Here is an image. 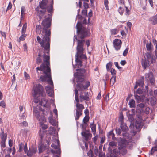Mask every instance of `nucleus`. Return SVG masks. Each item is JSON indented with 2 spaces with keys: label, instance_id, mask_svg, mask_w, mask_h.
I'll use <instances>...</instances> for the list:
<instances>
[{
  "label": "nucleus",
  "instance_id": "obj_1",
  "mask_svg": "<svg viewBox=\"0 0 157 157\" xmlns=\"http://www.w3.org/2000/svg\"><path fill=\"white\" fill-rule=\"evenodd\" d=\"M53 0H52L50 4L48 5V0H42L40 3V7L42 9L41 10H37L38 8L37 7L36 10L38 11V14L40 20L42 17L44 15L46 10L48 13L45 15V19L43 20L42 22V25L43 26L42 32L44 33V35L42 40L41 38L39 36H37V40L40 44L41 46L44 48L43 57L44 58V63L42 64H44V65H50V56L49 52L50 50V36L51 35L50 27L52 21V15L53 12Z\"/></svg>",
  "mask_w": 157,
  "mask_h": 157
},
{
  "label": "nucleus",
  "instance_id": "obj_2",
  "mask_svg": "<svg viewBox=\"0 0 157 157\" xmlns=\"http://www.w3.org/2000/svg\"><path fill=\"white\" fill-rule=\"evenodd\" d=\"M76 28L77 29V33L78 37L81 39V40H78L77 39V36H75V39L78 42L76 55L79 56L81 59L86 60L87 58L86 55L84 54L85 49L83 48L85 40L83 39L90 36V33L88 29L82 26L81 22H78L77 23Z\"/></svg>",
  "mask_w": 157,
  "mask_h": 157
},
{
  "label": "nucleus",
  "instance_id": "obj_3",
  "mask_svg": "<svg viewBox=\"0 0 157 157\" xmlns=\"http://www.w3.org/2000/svg\"><path fill=\"white\" fill-rule=\"evenodd\" d=\"M44 64H42L40 67H38L36 68L37 72L39 73L38 71H40L43 72V73L45 74L44 76H41L40 77V79L42 81H46L47 78L49 79L47 81L48 84L50 86H48L45 89L47 93L49 96L52 97L54 93V85L52 80V79L51 69L50 67V65H44Z\"/></svg>",
  "mask_w": 157,
  "mask_h": 157
},
{
  "label": "nucleus",
  "instance_id": "obj_4",
  "mask_svg": "<svg viewBox=\"0 0 157 157\" xmlns=\"http://www.w3.org/2000/svg\"><path fill=\"white\" fill-rule=\"evenodd\" d=\"M33 91V95L34 97L33 101L35 103H38L40 101L39 97H44L46 96L44 89L42 85L40 84H37L34 86ZM48 102V100L43 98L41 100L40 104L41 105L46 107Z\"/></svg>",
  "mask_w": 157,
  "mask_h": 157
},
{
  "label": "nucleus",
  "instance_id": "obj_5",
  "mask_svg": "<svg viewBox=\"0 0 157 157\" xmlns=\"http://www.w3.org/2000/svg\"><path fill=\"white\" fill-rule=\"evenodd\" d=\"M90 85L89 81L87 82H83L82 83H78L76 85V88L75 89V94L77 90L78 94V98L79 101L81 102H82L84 101H88L89 100V97L88 93L84 90L88 88Z\"/></svg>",
  "mask_w": 157,
  "mask_h": 157
},
{
  "label": "nucleus",
  "instance_id": "obj_6",
  "mask_svg": "<svg viewBox=\"0 0 157 157\" xmlns=\"http://www.w3.org/2000/svg\"><path fill=\"white\" fill-rule=\"evenodd\" d=\"M75 100L77 102L76 105V116L75 119L76 120L79 119V118L82 114L83 109L84 108V105L83 104L79 103V101L78 98V91L76 90V94L75 95Z\"/></svg>",
  "mask_w": 157,
  "mask_h": 157
},
{
  "label": "nucleus",
  "instance_id": "obj_7",
  "mask_svg": "<svg viewBox=\"0 0 157 157\" xmlns=\"http://www.w3.org/2000/svg\"><path fill=\"white\" fill-rule=\"evenodd\" d=\"M77 72L74 73V75L76 78V82L78 83L87 82L88 81H85L84 77L86 72V70L84 69H76Z\"/></svg>",
  "mask_w": 157,
  "mask_h": 157
},
{
  "label": "nucleus",
  "instance_id": "obj_8",
  "mask_svg": "<svg viewBox=\"0 0 157 157\" xmlns=\"http://www.w3.org/2000/svg\"><path fill=\"white\" fill-rule=\"evenodd\" d=\"M113 43V47L116 50L118 51L120 49L122 44V42L120 40L117 39H115Z\"/></svg>",
  "mask_w": 157,
  "mask_h": 157
},
{
  "label": "nucleus",
  "instance_id": "obj_9",
  "mask_svg": "<svg viewBox=\"0 0 157 157\" xmlns=\"http://www.w3.org/2000/svg\"><path fill=\"white\" fill-rule=\"evenodd\" d=\"M81 135L86 141L90 140L92 136V135L89 130L82 131L81 133Z\"/></svg>",
  "mask_w": 157,
  "mask_h": 157
},
{
  "label": "nucleus",
  "instance_id": "obj_10",
  "mask_svg": "<svg viewBox=\"0 0 157 157\" xmlns=\"http://www.w3.org/2000/svg\"><path fill=\"white\" fill-rule=\"evenodd\" d=\"M145 77L149 79L150 82L152 85H153L155 84V81L151 73L150 72L146 74Z\"/></svg>",
  "mask_w": 157,
  "mask_h": 157
},
{
  "label": "nucleus",
  "instance_id": "obj_11",
  "mask_svg": "<svg viewBox=\"0 0 157 157\" xmlns=\"http://www.w3.org/2000/svg\"><path fill=\"white\" fill-rule=\"evenodd\" d=\"M55 140L56 141L58 145H56L52 143L51 144V146L54 149H57V150L56 151V154H59L61 153V151L59 149V147H60V142L59 140L57 139H56Z\"/></svg>",
  "mask_w": 157,
  "mask_h": 157
},
{
  "label": "nucleus",
  "instance_id": "obj_12",
  "mask_svg": "<svg viewBox=\"0 0 157 157\" xmlns=\"http://www.w3.org/2000/svg\"><path fill=\"white\" fill-rule=\"evenodd\" d=\"M141 65L144 69H146L149 66V60H146L145 59H142L141 62Z\"/></svg>",
  "mask_w": 157,
  "mask_h": 157
},
{
  "label": "nucleus",
  "instance_id": "obj_13",
  "mask_svg": "<svg viewBox=\"0 0 157 157\" xmlns=\"http://www.w3.org/2000/svg\"><path fill=\"white\" fill-rule=\"evenodd\" d=\"M1 132L0 133V136L2 140H6L7 139V134H5L4 132V129L2 128L1 129Z\"/></svg>",
  "mask_w": 157,
  "mask_h": 157
},
{
  "label": "nucleus",
  "instance_id": "obj_14",
  "mask_svg": "<svg viewBox=\"0 0 157 157\" xmlns=\"http://www.w3.org/2000/svg\"><path fill=\"white\" fill-rule=\"evenodd\" d=\"M36 151L35 149H29L26 153L27 155L29 157H31L34 154L36 153Z\"/></svg>",
  "mask_w": 157,
  "mask_h": 157
},
{
  "label": "nucleus",
  "instance_id": "obj_15",
  "mask_svg": "<svg viewBox=\"0 0 157 157\" xmlns=\"http://www.w3.org/2000/svg\"><path fill=\"white\" fill-rule=\"evenodd\" d=\"M39 121V123H45L46 122V119L44 115H39L38 119H37Z\"/></svg>",
  "mask_w": 157,
  "mask_h": 157
},
{
  "label": "nucleus",
  "instance_id": "obj_16",
  "mask_svg": "<svg viewBox=\"0 0 157 157\" xmlns=\"http://www.w3.org/2000/svg\"><path fill=\"white\" fill-rule=\"evenodd\" d=\"M94 122H93L90 123V126L91 128L92 132H93V134L95 135L96 134V125L95 124H94Z\"/></svg>",
  "mask_w": 157,
  "mask_h": 157
},
{
  "label": "nucleus",
  "instance_id": "obj_17",
  "mask_svg": "<svg viewBox=\"0 0 157 157\" xmlns=\"http://www.w3.org/2000/svg\"><path fill=\"white\" fill-rule=\"evenodd\" d=\"M146 47L147 50L149 51L150 52H151L153 48V46L151 42H150V43H147L146 44Z\"/></svg>",
  "mask_w": 157,
  "mask_h": 157
},
{
  "label": "nucleus",
  "instance_id": "obj_18",
  "mask_svg": "<svg viewBox=\"0 0 157 157\" xmlns=\"http://www.w3.org/2000/svg\"><path fill=\"white\" fill-rule=\"evenodd\" d=\"M149 21L152 22L153 25L157 24V15L151 17L150 18Z\"/></svg>",
  "mask_w": 157,
  "mask_h": 157
},
{
  "label": "nucleus",
  "instance_id": "obj_19",
  "mask_svg": "<svg viewBox=\"0 0 157 157\" xmlns=\"http://www.w3.org/2000/svg\"><path fill=\"white\" fill-rule=\"evenodd\" d=\"M139 86L141 87H143L144 86V80L143 78L139 79L136 82Z\"/></svg>",
  "mask_w": 157,
  "mask_h": 157
},
{
  "label": "nucleus",
  "instance_id": "obj_20",
  "mask_svg": "<svg viewBox=\"0 0 157 157\" xmlns=\"http://www.w3.org/2000/svg\"><path fill=\"white\" fill-rule=\"evenodd\" d=\"M143 125L140 121H136L135 123V126L138 129H141Z\"/></svg>",
  "mask_w": 157,
  "mask_h": 157
},
{
  "label": "nucleus",
  "instance_id": "obj_21",
  "mask_svg": "<svg viewBox=\"0 0 157 157\" xmlns=\"http://www.w3.org/2000/svg\"><path fill=\"white\" fill-rule=\"evenodd\" d=\"M107 136L108 138H110L111 136L112 139L114 140L115 138V134L113 132V130H112L109 132L107 134Z\"/></svg>",
  "mask_w": 157,
  "mask_h": 157
},
{
  "label": "nucleus",
  "instance_id": "obj_22",
  "mask_svg": "<svg viewBox=\"0 0 157 157\" xmlns=\"http://www.w3.org/2000/svg\"><path fill=\"white\" fill-rule=\"evenodd\" d=\"M48 132L49 134L51 135L54 136L55 134V129L54 127H50Z\"/></svg>",
  "mask_w": 157,
  "mask_h": 157
},
{
  "label": "nucleus",
  "instance_id": "obj_23",
  "mask_svg": "<svg viewBox=\"0 0 157 157\" xmlns=\"http://www.w3.org/2000/svg\"><path fill=\"white\" fill-rule=\"evenodd\" d=\"M129 105L130 108L135 107V101L134 99H131L129 100Z\"/></svg>",
  "mask_w": 157,
  "mask_h": 157
},
{
  "label": "nucleus",
  "instance_id": "obj_24",
  "mask_svg": "<svg viewBox=\"0 0 157 157\" xmlns=\"http://www.w3.org/2000/svg\"><path fill=\"white\" fill-rule=\"evenodd\" d=\"M41 55L40 53H39L38 55V57L36 59V63L38 64H39L42 62V59L41 58Z\"/></svg>",
  "mask_w": 157,
  "mask_h": 157
},
{
  "label": "nucleus",
  "instance_id": "obj_25",
  "mask_svg": "<svg viewBox=\"0 0 157 157\" xmlns=\"http://www.w3.org/2000/svg\"><path fill=\"white\" fill-rule=\"evenodd\" d=\"M41 27L40 25H37L36 28V33L37 34H40L41 33Z\"/></svg>",
  "mask_w": 157,
  "mask_h": 157
},
{
  "label": "nucleus",
  "instance_id": "obj_26",
  "mask_svg": "<svg viewBox=\"0 0 157 157\" xmlns=\"http://www.w3.org/2000/svg\"><path fill=\"white\" fill-rule=\"evenodd\" d=\"M116 76H113L110 80V84L112 85H113L116 81Z\"/></svg>",
  "mask_w": 157,
  "mask_h": 157
},
{
  "label": "nucleus",
  "instance_id": "obj_27",
  "mask_svg": "<svg viewBox=\"0 0 157 157\" xmlns=\"http://www.w3.org/2000/svg\"><path fill=\"white\" fill-rule=\"evenodd\" d=\"M112 65V63L111 62H109L106 65V68L107 71H110V70L112 69L111 67Z\"/></svg>",
  "mask_w": 157,
  "mask_h": 157
},
{
  "label": "nucleus",
  "instance_id": "obj_28",
  "mask_svg": "<svg viewBox=\"0 0 157 157\" xmlns=\"http://www.w3.org/2000/svg\"><path fill=\"white\" fill-rule=\"evenodd\" d=\"M33 113L37 119H38V116L40 115L38 110L36 109H34L33 110Z\"/></svg>",
  "mask_w": 157,
  "mask_h": 157
},
{
  "label": "nucleus",
  "instance_id": "obj_29",
  "mask_svg": "<svg viewBox=\"0 0 157 157\" xmlns=\"http://www.w3.org/2000/svg\"><path fill=\"white\" fill-rule=\"evenodd\" d=\"M27 27V23H25L24 24L23 26L21 31L22 34H24L25 33Z\"/></svg>",
  "mask_w": 157,
  "mask_h": 157
},
{
  "label": "nucleus",
  "instance_id": "obj_30",
  "mask_svg": "<svg viewBox=\"0 0 157 157\" xmlns=\"http://www.w3.org/2000/svg\"><path fill=\"white\" fill-rule=\"evenodd\" d=\"M75 61L77 63H78L80 66H82V62L79 59V57L77 56V55H75Z\"/></svg>",
  "mask_w": 157,
  "mask_h": 157
},
{
  "label": "nucleus",
  "instance_id": "obj_31",
  "mask_svg": "<svg viewBox=\"0 0 157 157\" xmlns=\"http://www.w3.org/2000/svg\"><path fill=\"white\" fill-rule=\"evenodd\" d=\"M89 116H86L83 119V122L85 124H87V123L89 121Z\"/></svg>",
  "mask_w": 157,
  "mask_h": 157
},
{
  "label": "nucleus",
  "instance_id": "obj_32",
  "mask_svg": "<svg viewBox=\"0 0 157 157\" xmlns=\"http://www.w3.org/2000/svg\"><path fill=\"white\" fill-rule=\"evenodd\" d=\"M39 136L41 140H42L45 135V132L44 131H42L41 129L40 130L39 132Z\"/></svg>",
  "mask_w": 157,
  "mask_h": 157
},
{
  "label": "nucleus",
  "instance_id": "obj_33",
  "mask_svg": "<svg viewBox=\"0 0 157 157\" xmlns=\"http://www.w3.org/2000/svg\"><path fill=\"white\" fill-rule=\"evenodd\" d=\"M120 127L123 131H125L128 129V127L126 125L124 124V123L122 124H121Z\"/></svg>",
  "mask_w": 157,
  "mask_h": 157
},
{
  "label": "nucleus",
  "instance_id": "obj_34",
  "mask_svg": "<svg viewBox=\"0 0 157 157\" xmlns=\"http://www.w3.org/2000/svg\"><path fill=\"white\" fill-rule=\"evenodd\" d=\"M110 31L112 35H115L118 33L119 30L117 29H114L111 30Z\"/></svg>",
  "mask_w": 157,
  "mask_h": 157
},
{
  "label": "nucleus",
  "instance_id": "obj_35",
  "mask_svg": "<svg viewBox=\"0 0 157 157\" xmlns=\"http://www.w3.org/2000/svg\"><path fill=\"white\" fill-rule=\"evenodd\" d=\"M25 36L24 34H22V35L20 37L17 41L18 42H20L21 41H23L25 40Z\"/></svg>",
  "mask_w": 157,
  "mask_h": 157
},
{
  "label": "nucleus",
  "instance_id": "obj_36",
  "mask_svg": "<svg viewBox=\"0 0 157 157\" xmlns=\"http://www.w3.org/2000/svg\"><path fill=\"white\" fill-rule=\"evenodd\" d=\"M156 102V99L155 98H152L150 100V103L152 105H154Z\"/></svg>",
  "mask_w": 157,
  "mask_h": 157
},
{
  "label": "nucleus",
  "instance_id": "obj_37",
  "mask_svg": "<svg viewBox=\"0 0 157 157\" xmlns=\"http://www.w3.org/2000/svg\"><path fill=\"white\" fill-rule=\"evenodd\" d=\"M123 119L124 118L123 114L121 113L119 117V122L121 124H122L124 123Z\"/></svg>",
  "mask_w": 157,
  "mask_h": 157
},
{
  "label": "nucleus",
  "instance_id": "obj_38",
  "mask_svg": "<svg viewBox=\"0 0 157 157\" xmlns=\"http://www.w3.org/2000/svg\"><path fill=\"white\" fill-rule=\"evenodd\" d=\"M153 42L155 44V48L156 49L155 51V54L156 56H157V41L155 39H153Z\"/></svg>",
  "mask_w": 157,
  "mask_h": 157
},
{
  "label": "nucleus",
  "instance_id": "obj_39",
  "mask_svg": "<svg viewBox=\"0 0 157 157\" xmlns=\"http://www.w3.org/2000/svg\"><path fill=\"white\" fill-rule=\"evenodd\" d=\"M134 96L136 100L137 101V102H140L141 101V98L140 96L137 94H134Z\"/></svg>",
  "mask_w": 157,
  "mask_h": 157
},
{
  "label": "nucleus",
  "instance_id": "obj_40",
  "mask_svg": "<svg viewBox=\"0 0 157 157\" xmlns=\"http://www.w3.org/2000/svg\"><path fill=\"white\" fill-rule=\"evenodd\" d=\"M44 123H40V126L41 128L43 130H45L47 129L48 128V126L47 125L45 124H44Z\"/></svg>",
  "mask_w": 157,
  "mask_h": 157
},
{
  "label": "nucleus",
  "instance_id": "obj_41",
  "mask_svg": "<svg viewBox=\"0 0 157 157\" xmlns=\"http://www.w3.org/2000/svg\"><path fill=\"white\" fill-rule=\"evenodd\" d=\"M124 10L121 7H120L118 10V11L121 15H122L124 13Z\"/></svg>",
  "mask_w": 157,
  "mask_h": 157
},
{
  "label": "nucleus",
  "instance_id": "obj_42",
  "mask_svg": "<svg viewBox=\"0 0 157 157\" xmlns=\"http://www.w3.org/2000/svg\"><path fill=\"white\" fill-rule=\"evenodd\" d=\"M157 151V146L152 148L151 150V154L152 155L155 151Z\"/></svg>",
  "mask_w": 157,
  "mask_h": 157
},
{
  "label": "nucleus",
  "instance_id": "obj_43",
  "mask_svg": "<svg viewBox=\"0 0 157 157\" xmlns=\"http://www.w3.org/2000/svg\"><path fill=\"white\" fill-rule=\"evenodd\" d=\"M23 144L22 143H21L19 144V149L18 151L19 152H21L22 151V148L23 147Z\"/></svg>",
  "mask_w": 157,
  "mask_h": 157
},
{
  "label": "nucleus",
  "instance_id": "obj_44",
  "mask_svg": "<svg viewBox=\"0 0 157 157\" xmlns=\"http://www.w3.org/2000/svg\"><path fill=\"white\" fill-rule=\"evenodd\" d=\"M104 5L106 8V9L107 10H108L109 9L108 6L109 2L108 0H104Z\"/></svg>",
  "mask_w": 157,
  "mask_h": 157
},
{
  "label": "nucleus",
  "instance_id": "obj_45",
  "mask_svg": "<svg viewBox=\"0 0 157 157\" xmlns=\"http://www.w3.org/2000/svg\"><path fill=\"white\" fill-rule=\"evenodd\" d=\"M6 140H2L1 143V146L2 147L5 148L6 147L5 142Z\"/></svg>",
  "mask_w": 157,
  "mask_h": 157
},
{
  "label": "nucleus",
  "instance_id": "obj_46",
  "mask_svg": "<svg viewBox=\"0 0 157 157\" xmlns=\"http://www.w3.org/2000/svg\"><path fill=\"white\" fill-rule=\"evenodd\" d=\"M136 93L139 94H142L143 93V90L140 88H138L136 91Z\"/></svg>",
  "mask_w": 157,
  "mask_h": 157
},
{
  "label": "nucleus",
  "instance_id": "obj_47",
  "mask_svg": "<svg viewBox=\"0 0 157 157\" xmlns=\"http://www.w3.org/2000/svg\"><path fill=\"white\" fill-rule=\"evenodd\" d=\"M128 48H127L123 52V55L124 56H126L128 53Z\"/></svg>",
  "mask_w": 157,
  "mask_h": 157
},
{
  "label": "nucleus",
  "instance_id": "obj_48",
  "mask_svg": "<svg viewBox=\"0 0 157 157\" xmlns=\"http://www.w3.org/2000/svg\"><path fill=\"white\" fill-rule=\"evenodd\" d=\"M25 7L24 6H22L21 7V16L22 18L23 17V15L24 13V12L25 11Z\"/></svg>",
  "mask_w": 157,
  "mask_h": 157
},
{
  "label": "nucleus",
  "instance_id": "obj_49",
  "mask_svg": "<svg viewBox=\"0 0 157 157\" xmlns=\"http://www.w3.org/2000/svg\"><path fill=\"white\" fill-rule=\"evenodd\" d=\"M82 15H84L85 16H87V10L86 9H85V10H83L82 11Z\"/></svg>",
  "mask_w": 157,
  "mask_h": 157
},
{
  "label": "nucleus",
  "instance_id": "obj_50",
  "mask_svg": "<svg viewBox=\"0 0 157 157\" xmlns=\"http://www.w3.org/2000/svg\"><path fill=\"white\" fill-rule=\"evenodd\" d=\"M109 145L111 147H116V143L114 141H111L109 143Z\"/></svg>",
  "mask_w": 157,
  "mask_h": 157
},
{
  "label": "nucleus",
  "instance_id": "obj_51",
  "mask_svg": "<svg viewBox=\"0 0 157 157\" xmlns=\"http://www.w3.org/2000/svg\"><path fill=\"white\" fill-rule=\"evenodd\" d=\"M49 122L53 125H56V122L53 119H50L49 120Z\"/></svg>",
  "mask_w": 157,
  "mask_h": 157
},
{
  "label": "nucleus",
  "instance_id": "obj_52",
  "mask_svg": "<svg viewBox=\"0 0 157 157\" xmlns=\"http://www.w3.org/2000/svg\"><path fill=\"white\" fill-rule=\"evenodd\" d=\"M110 72L111 74L112 75H115L116 74V71L113 68H112L111 69Z\"/></svg>",
  "mask_w": 157,
  "mask_h": 157
},
{
  "label": "nucleus",
  "instance_id": "obj_53",
  "mask_svg": "<svg viewBox=\"0 0 157 157\" xmlns=\"http://www.w3.org/2000/svg\"><path fill=\"white\" fill-rule=\"evenodd\" d=\"M24 151L25 153H26L28 151V148H27V143H25L24 148Z\"/></svg>",
  "mask_w": 157,
  "mask_h": 157
},
{
  "label": "nucleus",
  "instance_id": "obj_54",
  "mask_svg": "<svg viewBox=\"0 0 157 157\" xmlns=\"http://www.w3.org/2000/svg\"><path fill=\"white\" fill-rule=\"evenodd\" d=\"M24 75L26 79H28L30 78V76L26 72H24Z\"/></svg>",
  "mask_w": 157,
  "mask_h": 157
},
{
  "label": "nucleus",
  "instance_id": "obj_55",
  "mask_svg": "<svg viewBox=\"0 0 157 157\" xmlns=\"http://www.w3.org/2000/svg\"><path fill=\"white\" fill-rule=\"evenodd\" d=\"M92 11L91 10L88 13L89 18L88 20L89 21L90 20V18L92 16Z\"/></svg>",
  "mask_w": 157,
  "mask_h": 157
},
{
  "label": "nucleus",
  "instance_id": "obj_56",
  "mask_svg": "<svg viewBox=\"0 0 157 157\" xmlns=\"http://www.w3.org/2000/svg\"><path fill=\"white\" fill-rule=\"evenodd\" d=\"M150 52H150V53H147L146 54V57L147 59L148 60L149 59H150L151 58V55L150 53Z\"/></svg>",
  "mask_w": 157,
  "mask_h": 157
},
{
  "label": "nucleus",
  "instance_id": "obj_57",
  "mask_svg": "<svg viewBox=\"0 0 157 157\" xmlns=\"http://www.w3.org/2000/svg\"><path fill=\"white\" fill-rule=\"evenodd\" d=\"M12 6V5L11 3V2H10L8 5V6L7 8L6 11L10 9L11 8Z\"/></svg>",
  "mask_w": 157,
  "mask_h": 157
},
{
  "label": "nucleus",
  "instance_id": "obj_58",
  "mask_svg": "<svg viewBox=\"0 0 157 157\" xmlns=\"http://www.w3.org/2000/svg\"><path fill=\"white\" fill-rule=\"evenodd\" d=\"M156 59L155 57H152L151 60V63L153 64L155 62Z\"/></svg>",
  "mask_w": 157,
  "mask_h": 157
},
{
  "label": "nucleus",
  "instance_id": "obj_59",
  "mask_svg": "<svg viewBox=\"0 0 157 157\" xmlns=\"http://www.w3.org/2000/svg\"><path fill=\"white\" fill-rule=\"evenodd\" d=\"M44 150V147L43 146H41L39 147V151L40 153L42 152Z\"/></svg>",
  "mask_w": 157,
  "mask_h": 157
},
{
  "label": "nucleus",
  "instance_id": "obj_60",
  "mask_svg": "<svg viewBox=\"0 0 157 157\" xmlns=\"http://www.w3.org/2000/svg\"><path fill=\"white\" fill-rule=\"evenodd\" d=\"M0 106H1L3 108H5L6 106V104L3 101H2L0 102Z\"/></svg>",
  "mask_w": 157,
  "mask_h": 157
},
{
  "label": "nucleus",
  "instance_id": "obj_61",
  "mask_svg": "<svg viewBox=\"0 0 157 157\" xmlns=\"http://www.w3.org/2000/svg\"><path fill=\"white\" fill-rule=\"evenodd\" d=\"M87 154L90 157H92L93 156V154L91 150L89 151L87 153Z\"/></svg>",
  "mask_w": 157,
  "mask_h": 157
},
{
  "label": "nucleus",
  "instance_id": "obj_62",
  "mask_svg": "<svg viewBox=\"0 0 157 157\" xmlns=\"http://www.w3.org/2000/svg\"><path fill=\"white\" fill-rule=\"evenodd\" d=\"M21 119H24V118L26 117V113L24 112L23 113H21Z\"/></svg>",
  "mask_w": 157,
  "mask_h": 157
},
{
  "label": "nucleus",
  "instance_id": "obj_63",
  "mask_svg": "<svg viewBox=\"0 0 157 157\" xmlns=\"http://www.w3.org/2000/svg\"><path fill=\"white\" fill-rule=\"evenodd\" d=\"M81 128L83 129V131H86V127L83 124H82L80 125Z\"/></svg>",
  "mask_w": 157,
  "mask_h": 157
},
{
  "label": "nucleus",
  "instance_id": "obj_64",
  "mask_svg": "<svg viewBox=\"0 0 157 157\" xmlns=\"http://www.w3.org/2000/svg\"><path fill=\"white\" fill-rule=\"evenodd\" d=\"M83 6L85 9H86L89 7L88 4L85 2H84Z\"/></svg>",
  "mask_w": 157,
  "mask_h": 157
}]
</instances>
